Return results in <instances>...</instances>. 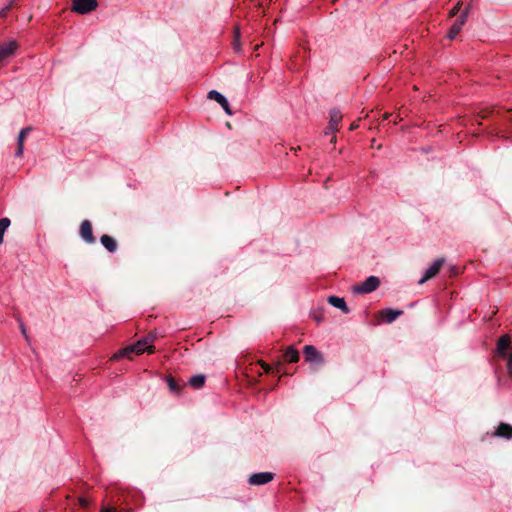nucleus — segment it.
I'll use <instances>...</instances> for the list:
<instances>
[{"label": "nucleus", "mask_w": 512, "mask_h": 512, "mask_svg": "<svg viewBox=\"0 0 512 512\" xmlns=\"http://www.w3.org/2000/svg\"><path fill=\"white\" fill-rule=\"evenodd\" d=\"M156 339V334H149L148 336L140 339L135 344L127 346L121 350H119L116 354H114L113 359H119L122 357H130L132 353L137 355L142 354L143 352L153 353L154 347L152 342Z\"/></svg>", "instance_id": "1"}, {"label": "nucleus", "mask_w": 512, "mask_h": 512, "mask_svg": "<svg viewBox=\"0 0 512 512\" xmlns=\"http://www.w3.org/2000/svg\"><path fill=\"white\" fill-rule=\"evenodd\" d=\"M380 285V280L376 276H369L362 283L353 288L354 293L367 294L375 291Z\"/></svg>", "instance_id": "2"}, {"label": "nucleus", "mask_w": 512, "mask_h": 512, "mask_svg": "<svg viewBox=\"0 0 512 512\" xmlns=\"http://www.w3.org/2000/svg\"><path fill=\"white\" fill-rule=\"evenodd\" d=\"M470 11V5H468L460 14L458 19L452 24L450 30L447 33V37L450 40H453L456 38V36L459 34V32L462 30L463 26L465 25L467 21V17Z\"/></svg>", "instance_id": "3"}, {"label": "nucleus", "mask_w": 512, "mask_h": 512, "mask_svg": "<svg viewBox=\"0 0 512 512\" xmlns=\"http://www.w3.org/2000/svg\"><path fill=\"white\" fill-rule=\"evenodd\" d=\"M97 0H73L72 9L79 14H87L95 10Z\"/></svg>", "instance_id": "4"}, {"label": "nucleus", "mask_w": 512, "mask_h": 512, "mask_svg": "<svg viewBox=\"0 0 512 512\" xmlns=\"http://www.w3.org/2000/svg\"><path fill=\"white\" fill-rule=\"evenodd\" d=\"M444 263V259L440 258V259H437L435 260L424 272V275L422 276L421 279H419L418 281V284L419 285H422L424 284L426 281L432 279L433 277H435L440 268L442 267Z\"/></svg>", "instance_id": "5"}, {"label": "nucleus", "mask_w": 512, "mask_h": 512, "mask_svg": "<svg viewBox=\"0 0 512 512\" xmlns=\"http://www.w3.org/2000/svg\"><path fill=\"white\" fill-rule=\"evenodd\" d=\"M273 478H274V473H272V472H259V473L252 474L249 477L248 482L250 485L259 486V485H264V484L269 483L270 481L273 480Z\"/></svg>", "instance_id": "6"}, {"label": "nucleus", "mask_w": 512, "mask_h": 512, "mask_svg": "<svg viewBox=\"0 0 512 512\" xmlns=\"http://www.w3.org/2000/svg\"><path fill=\"white\" fill-rule=\"evenodd\" d=\"M80 236L88 244L95 243V237L92 232V224L89 220H83L80 226Z\"/></svg>", "instance_id": "7"}, {"label": "nucleus", "mask_w": 512, "mask_h": 512, "mask_svg": "<svg viewBox=\"0 0 512 512\" xmlns=\"http://www.w3.org/2000/svg\"><path fill=\"white\" fill-rule=\"evenodd\" d=\"M207 97H208V99L215 100L217 103H219V105L224 109V111L228 115L232 114V112L229 108L228 100L226 99V97L223 94H221L220 92H218L216 90H211L208 92Z\"/></svg>", "instance_id": "8"}, {"label": "nucleus", "mask_w": 512, "mask_h": 512, "mask_svg": "<svg viewBox=\"0 0 512 512\" xmlns=\"http://www.w3.org/2000/svg\"><path fill=\"white\" fill-rule=\"evenodd\" d=\"M17 47L18 44L16 41H9L0 45V65L6 58L14 54Z\"/></svg>", "instance_id": "9"}, {"label": "nucleus", "mask_w": 512, "mask_h": 512, "mask_svg": "<svg viewBox=\"0 0 512 512\" xmlns=\"http://www.w3.org/2000/svg\"><path fill=\"white\" fill-rule=\"evenodd\" d=\"M304 355L305 359L308 362H321V354L319 351L312 345H306L304 347Z\"/></svg>", "instance_id": "10"}, {"label": "nucleus", "mask_w": 512, "mask_h": 512, "mask_svg": "<svg viewBox=\"0 0 512 512\" xmlns=\"http://www.w3.org/2000/svg\"><path fill=\"white\" fill-rule=\"evenodd\" d=\"M342 119V114L338 110H333L330 113V121L327 126V133H334L337 131L339 122Z\"/></svg>", "instance_id": "11"}, {"label": "nucleus", "mask_w": 512, "mask_h": 512, "mask_svg": "<svg viewBox=\"0 0 512 512\" xmlns=\"http://www.w3.org/2000/svg\"><path fill=\"white\" fill-rule=\"evenodd\" d=\"M327 301L330 305L340 309L345 314H348L350 312V309L348 308L344 298L332 295L328 297Z\"/></svg>", "instance_id": "12"}, {"label": "nucleus", "mask_w": 512, "mask_h": 512, "mask_svg": "<svg viewBox=\"0 0 512 512\" xmlns=\"http://www.w3.org/2000/svg\"><path fill=\"white\" fill-rule=\"evenodd\" d=\"M494 435L497 437L505 438V439H511L512 438V425L507 424V423L499 424L496 431L494 432Z\"/></svg>", "instance_id": "13"}, {"label": "nucleus", "mask_w": 512, "mask_h": 512, "mask_svg": "<svg viewBox=\"0 0 512 512\" xmlns=\"http://www.w3.org/2000/svg\"><path fill=\"white\" fill-rule=\"evenodd\" d=\"M30 128H23L17 138V149L15 151V156L20 157L24 151V140L26 135L29 133Z\"/></svg>", "instance_id": "14"}, {"label": "nucleus", "mask_w": 512, "mask_h": 512, "mask_svg": "<svg viewBox=\"0 0 512 512\" xmlns=\"http://www.w3.org/2000/svg\"><path fill=\"white\" fill-rule=\"evenodd\" d=\"M510 346V337L509 335H503L497 342V351L500 356H505L507 354V350Z\"/></svg>", "instance_id": "15"}, {"label": "nucleus", "mask_w": 512, "mask_h": 512, "mask_svg": "<svg viewBox=\"0 0 512 512\" xmlns=\"http://www.w3.org/2000/svg\"><path fill=\"white\" fill-rule=\"evenodd\" d=\"M100 242L111 253L115 252L117 249V243L115 239L109 235H102Z\"/></svg>", "instance_id": "16"}, {"label": "nucleus", "mask_w": 512, "mask_h": 512, "mask_svg": "<svg viewBox=\"0 0 512 512\" xmlns=\"http://www.w3.org/2000/svg\"><path fill=\"white\" fill-rule=\"evenodd\" d=\"M402 314L401 310L386 309L382 312L385 322L392 323Z\"/></svg>", "instance_id": "17"}, {"label": "nucleus", "mask_w": 512, "mask_h": 512, "mask_svg": "<svg viewBox=\"0 0 512 512\" xmlns=\"http://www.w3.org/2000/svg\"><path fill=\"white\" fill-rule=\"evenodd\" d=\"M205 380H206V377L204 375L198 374V375L192 376L189 379L188 384L194 389H200L204 386Z\"/></svg>", "instance_id": "18"}, {"label": "nucleus", "mask_w": 512, "mask_h": 512, "mask_svg": "<svg viewBox=\"0 0 512 512\" xmlns=\"http://www.w3.org/2000/svg\"><path fill=\"white\" fill-rule=\"evenodd\" d=\"M283 357L285 361L294 363L299 360V353L293 347H288L287 350L284 352Z\"/></svg>", "instance_id": "19"}, {"label": "nucleus", "mask_w": 512, "mask_h": 512, "mask_svg": "<svg viewBox=\"0 0 512 512\" xmlns=\"http://www.w3.org/2000/svg\"><path fill=\"white\" fill-rule=\"evenodd\" d=\"M167 384L171 392L179 394L181 390L180 384L172 377L167 378Z\"/></svg>", "instance_id": "20"}, {"label": "nucleus", "mask_w": 512, "mask_h": 512, "mask_svg": "<svg viewBox=\"0 0 512 512\" xmlns=\"http://www.w3.org/2000/svg\"><path fill=\"white\" fill-rule=\"evenodd\" d=\"M9 225L10 220L8 218L5 217L0 219V244H2L4 241V233Z\"/></svg>", "instance_id": "21"}, {"label": "nucleus", "mask_w": 512, "mask_h": 512, "mask_svg": "<svg viewBox=\"0 0 512 512\" xmlns=\"http://www.w3.org/2000/svg\"><path fill=\"white\" fill-rule=\"evenodd\" d=\"M15 0H11V2L4 6L1 10H0V18L4 17L7 12L9 11V9L11 8V6L14 4Z\"/></svg>", "instance_id": "22"}, {"label": "nucleus", "mask_w": 512, "mask_h": 512, "mask_svg": "<svg viewBox=\"0 0 512 512\" xmlns=\"http://www.w3.org/2000/svg\"><path fill=\"white\" fill-rule=\"evenodd\" d=\"M312 318L317 322V323H320L323 321V314L322 312H317V311H314L312 313Z\"/></svg>", "instance_id": "23"}, {"label": "nucleus", "mask_w": 512, "mask_h": 512, "mask_svg": "<svg viewBox=\"0 0 512 512\" xmlns=\"http://www.w3.org/2000/svg\"><path fill=\"white\" fill-rule=\"evenodd\" d=\"M461 3L458 2L450 11L449 17H454L460 10Z\"/></svg>", "instance_id": "24"}, {"label": "nucleus", "mask_w": 512, "mask_h": 512, "mask_svg": "<svg viewBox=\"0 0 512 512\" xmlns=\"http://www.w3.org/2000/svg\"><path fill=\"white\" fill-rule=\"evenodd\" d=\"M80 505L82 507H86L88 505V501L85 498L80 499Z\"/></svg>", "instance_id": "25"}, {"label": "nucleus", "mask_w": 512, "mask_h": 512, "mask_svg": "<svg viewBox=\"0 0 512 512\" xmlns=\"http://www.w3.org/2000/svg\"><path fill=\"white\" fill-rule=\"evenodd\" d=\"M20 329H21V332L23 333V335H26V329H25V326L23 323L20 324Z\"/></svg>", "instance_id": "26"}, {"label": "nucleus", "mask_w": 512, "mask_h": 512, "mask_svg": "<svg viewBox=\"0 0 512 512\" xmlns=\"http://www.w3.org/2000/svg\"><path fill=\"white\" fill-rule=\"evenodd\" d=\"M234 49H235L236 51H240V46H239V43H238V41H237V40H236V41H235V43H234Z\"/></svg>", "instance_id": "27"}, {"label": "nucleus", "mask_w": 512, "mask_h": 512, "mask_svg": "<svg viewBox=\"0 0 512 512\" xmlns=\"http://www.w3.org/2000/svg\"><path fill=\"white\" fill-rule=\"evenodd\" d=\"M263 368H264L265 372H267V373L270 372V370H271V367L267 364H264Z\"/></svg>", "instance_id": "28"}, {"label": "nucleus", "mask_w": 512, "mask_h": 512, "mask_svg": "<svg viewBox=\"0 0 512 512\" xmlns=\"http://www.w3.org/2000/svg\"><path fill=\"white\" fill-rule=\"evenodd\" d=\"M100 512H114V511L110 508L103 507Z\"/></svg>", "instance_id": "29"}, {"label": "nucleus", "mask_w": 512, "mask_h": 512, "mask_svg": "<svg viewBox=\"0 0 512 512\" xmlns=\"http://www.w3.org/2000/svg\"><path fill=\"white\" fill-rule=\"evenodd\" d=\"M512 365V352H511V355L508 359V366L510 367Z\"/></svg>", "instance_id": "30"}, {"label": "nucleus", "mask_w": 512, "mask_h": 512, "mask_svg": "<svg viewBox=\"0 0 512 512\" xmlns=\"http://www.w3.org/2000/svg\"><path fill=\"white\" fill-rule=\"evenodd\" d=\"M358 127V125L356 123H353L350 127L351 130H354Z\"/></svg>", "instance_id": "31"}, {"label": "nucleus", "mask_w": 512, "mask_h": 512, "mask_svg": "<svg viewBox=\"0 0 512 512\" xmlns=\"http://www.w3.org/2000/svg\"><path fill=\"white\" fill-rule=\"evenodd\" d=\"M239 37V30H236V38Z\"/></svg>", "instance_id": "32"}]
</instances>
